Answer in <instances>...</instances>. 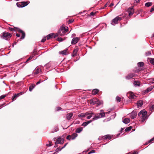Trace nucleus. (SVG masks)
I'll return each mask as SVG.
<instances>
[{
  "label": "nucleus",
  "instance_id": "obj_1",
  "mask_svg": "<svg viewBox=\"0 0 154 154\" xmlns=\"http://www.w3.org/2000/svg\"><path fill=\"white\" fill-rule=\"evenodd\" d=\"M68 30V27H61L58 33L55 34L54 38H56L59 36H62L64 35L65 33Z\"/></svg>",
  "mask_w": 154,
  "mask_h": 154
},
{
  "label": "nucleus",
  "instance_id": "obj_2",
  "mask_svg": "<svg viewBox=\"0 0 154 154\" xmlns=\"http://www.w3.org/2000/svg\"><path fill=\"white\" fill-rule=\"evenodd\" d=\"M0 36L3 39L7 40L8 38L11 37L12 35L8 32H5L2 34Z\"/></svg>",
  "mask_w": 154,
  "mask_h": 154
},
{
  "label": "nucleus",
  "instance_id": "obj_3",
  "mask_svg": "<svg viewBox=\"0 0 154 154\" xmlns=\"http://www.w3.org/2000/svg\"><path fill=\"white\" fill-rule=\"evenodd\" d=\"M90 103L91 104L94 105L97 104L100 105L102 103L97 98H93L90 100Z\"/></svg>",
  "mask_w": 154,
  "mask_h": 154
},
{
  "label": "nucleus",
  "instance_id": "obj_4",
  "mask_svg": "<svg viewBox=\"0 0 154 154\" xmlns=\"http://www.w3.org/2000/svg\"><path fill=\"white\" fill-rule=\"evenodd\" d=\"M122 17H119V16H117L112 20L111 23L112 25L114 26L115 24L118 23V21L119 20L120 21L122 20Z\"/></svg>",
  "mask_w": 154,
  "mask_h": 154
},
{
  "label": "nucleus",
  "instance_id": "obj_5",
  "mask_svg": "<svg viewBox=\"0 0 154 154\" xmlns=\"http://www.w3.org/2000/svg\"><path fill=\"white\" fill-rule=\"evenodd\" d=\"M127 96L130 99H134L135 98L136 96L132 92H129L127 94Z\"/></svg>",
  "mask_w": 154,
  "mask_h": 154
},
{
  "label": "nucleus",
  "instance_id": "obj_6",
  "mask_svg": "<svg viewBox=\"0 0 154 154\" xmlns=\"http://www.w3.org/2000/svg\"><path fill=\"white\" fill-rule=\"evenodd\" d=\"M15 28L17 29L18 31H19L20 33H21L22 34V35L20 37V39H23L24 38L25 36V34L24 32L18 28L15 27Z\"/></svg>",
  "mask_w": 154,
  "mask_h": 154
},
{
  "label": "nucleus",
  "instance_id": "obj_7",
  "mask_svg": "<svg viewBox=\"0 0 154 154\" xmlns=\"http://www.w3.org/2000/svg\"><path fill=\"white\" fill-rule=\"evenodd\" d=\"M79 38L78 37L74 38L72 40L71 44L72 45H74L78 42L79 41Z\"/></svg>",
  "mask_w": 154,
  "mask_h": 154
},
{
  "label": "nucleus",
  "instance_id": "obj_8",
  "mask_svg": "<svg viewBox=\"0 0 154 154\" xmlns=\"http://www.w3.org/2000/svg\"><path fill=\"white\" fill-rule=\"evenodd\" d=\"M137 113L135 111H133L130 114V117L131 119H134L136 118Z\"/></svg>",
  "mask_w": 154,
  "mask_h": 154
},
{
  "label": "nucleus",
  "instance_id": "obj_9",
  "mask_svg": "<svg viewBox=\"0 0 154 154\" xmlns=\"http://www.w3.org/2000/svg\"><path fill=\"white\" fill-rule=\"evenodd\" d=\"M147 112L143 110H142L139 112L138 114V116H147Z\"/></svg>",
  "mask_w": 154,
  "mask_h": 154
},
{
  "label": "nucleus",
  "instance_id": "obj_10",
  "mask_svg": "<svg viewBox=\"0 0 154 154\" xmlns=\"http://www.w3.org/2000/svg\"><path fill=\"white\" fill-rule=\"evenodd\" d=\"M154 88V87L153 86H151L149 88H147L146 90L144 91H143V93L144 94H146L149 92L151 91Z\"/></svg>",
  "mask_w": 154,
  "mask_h": 154
},
{
  "label": "nucleus",
  "instance_id": "obj_11",
  "mask_svg": "<svg viewBox=\"0 0 154 154\" xmlns=\"http://www.w3.org/2000/svg\"><path fill=\"white\" fill-rule=\"evenodd\" d=\"M64 140L63 138H61L60 137H58L57 140L56 142L57 143L63 144L64 142Z\"/></svg>",
  "mask_w": 154,
  "mask_h": 154
},
{
  "label": "nucleus",
  "instance_id": "obj_12",
  "mask_svg": "<svg viewBox=\"0 0 154 154\" xmlns=\"http://www.w3.org/2000/svg\"><path fill=\"white\" fill-rule=\"evenodd\" d=\"M135 74L134 73H130L126 76V79H129L133 77H135Z\"/></svg>",
  "mask_w": 154,
  "mask_h": 154
},
{
  "label": "nucleus",
  "instance_id": "obj_13",
  "mask_svg": "<svg viewBox=\"0 0 154 154\" xmlns=\"http://www.w3.org/2000/svg\"><path fill=\"white\" fill-rule=\"evenodd\" d=\"M89 113L88 112H86V113H82L79 114L78 116L79 117L81 118H84L86 116H87L89 114Z\"/></svg>",
  "mask_w": 154,
  "mask_h": 154
},
{
  "label": "nucleus",
  "instance_id": "obj_14",
  "mask_svg": "<svg viewBox=\"0 0 154 154\" xmlns=\"http://www.w3.org/2000/svg\"><path fill=\"white\" fill-rule=\"evenodd\" d=\"M73 113H69L66 114V119L67 120H70L73 116Z\"/></svg>",
  "mask_w": 154,
  "mask_h": 154
},
{
  "label": "nucleus",
  "instance_id": "obj_15",
  "mask_svg": "<svg viewBox=\"0 0 154 154\" xmlns=\"http://www.w3.org/2000/svg\"><path fill=\"white\" fill-rule=\"evenodd\" d=\"M55 35V34L54 33H50L46 36L47 39L48 40L49 39L52 38H54V36Z\"/></svg>",
  "mask_w": 154,
  "mask_h": 154
},
{
  "label": "nucleus",
  "instance_id": "obj_16",
  "mask_svg": "<svg viewBox=\"0 0 154 154\" xmlns=\"http://www.w3.org/2000/svg\"><path fill=\"white\" fill-rule=\"evenodd\" d=\"M30 2L29 1H27L26 2H21V4L22 5V8H23L26 6Z\"/></svg>",
  "mask_w": 154,
  "mask_h": 154
},
{
  "label": "nucleus",
  "instance_id": "obj_17",
  "mask_svg": "<svg viewBox=\"0 0 154 154\" xmlns=\"http://www.w3.org/2000/svg\"><path fill=\"white\" fill-rule=\"evenodd\" d=\"M94 117L93 119V120H97L99 118H101L102 117L100 116L98 113L97 114H95V115H94Z\"/></svg>",
  "mask_w": 154,
  "mask_h": 154
},
{
  "label": "nucleus",
  "instance_id": "obj_18",
  "mask_svg": "<svg viewBox=\"0 0 154 154\" xmlns=\"http://www.w3.org/2000/svg\"><path fill=\"white\" fill-rule=\"evenodd\" d=\"M140 118V121L142 122H144L145 120L147 119L148 118L147 116H139Z\"/></svg>",
  "mask_w": 154,
  "mask_h": 154
},
{
  "label": "nucleus",
  "instance_id": "obj_19",
  "mask_svg": "<svg viewBox=\"0 0 154 154\" xmlns=\"http://www.w3.org/2000/svg\"><path fill=\"white\" fill-rule=\"evenodd\" d=\"M68 50L67 49H66L62 51L59 52V54H60L66 55L67 54L66 52Z\"/></svg>",
  "mask_w": 154,
  "mask_h": 154
},
{
  "label": "nucleus",
  "instance_id": "obj_20",
  "mask_svg": "<svg viewBox=\"0 0 154 154\" xmlns=\"http://www.w3.org/2000/svg\"><path fill=\"white\" fill-rule=\"evenodd\" d=\"M130 121V119L128 118H126L122 120L123 122L125 124H127Z\"/></svg>",
  "mask_w": 154,
  "mask_h": 154
},
{
  "label": "nucleus",
  "instance_id": "obj_21",
  "mask_svg": "<svg viewBox=\"0 0 154 154\" xmlns=\"http://www.w3.org/2000/svg\"><path fill=\"white\" fill-rule=\"evenodd\" d=\"M137 106H141L143 104V101L142 100H139L137 102Z\"/></svg>",
  "mask_w": 154,
  "mask_h": 154
},
{
  "label": "nucleus",
  "instance_id": "obj_22",
  "mask_svg": "<svg viewBox=\"0 0 154 154\" xmlns=\"http://www.w3.org/2000/svg\"><path fill=\"white\" fill-rule=\"evenodd\" d=\"M22 92H20V93L17 94H14L13 96V97L12 100H14L15 99V98H16L17 97L19 96L20 95L22 94Z\"/></svg>",
  "mask_w": 154,
  "mask_h": 154
},
{
  "label": "nucleus",
  "instance_id": "obj_23",
  "mask_svg": "<svg viewBox=\"0 0 154 154\" xmlns=\"http://www.w3.org/2000/svg\"><path fill=\"white\" fill-rule=\"evenodd\" d=\"M89 114L88 115V116L87 117V118L88 119H90L92 116L93 115L94 116V115H95V113H93L92 112H91V113H89Z\"/></svg>",
  "mask_w": 154,
  "mask_h": 154
},
{
  "label": "nucleus",
  "instance_id": "obj_24",
  "mask_svg": "<svg viewBox=\"0 0 154 154\" xmlns=\"http://www.w3.org/2000/svg\"><path fill=\"white\" fill-rule=\"evenodd\" d=\"M77 134L76 133H73L71 136H70L71 139L72 140H74L77 136Z\"/></svg>",
  "mask_w": 154,
  "mask_h": 154
},
{
  "label": "nucleus",
  "instance_id": "obj_25",
  "mask_svg": "<svg viewBox=\"0 0 154 154\" xmlns=\"http://www.w3.org/2000/svg\"><path fill=\"white\" fill-rule=\"evenodd\" d=\"M111 139V137L108 134L104 136V140H109Z\"/></svg>",
  "mask_w": 154,
  "mask_h": 154
},
{
  "label": "nucleus",
  "instance_id": "obj_26",
  "mask_svg": "<svg viewBox=\"0 0 154 154\" xmlns=\"http://www.w3.org/2000/svg\"><path fill=\"white\" fill-rule=\"evenodd\" d=\"M99 91V90L97 89H95L94 90L92 91V94L93 95H95L97 94V93Z\"/></svg>",
  "mask_w": 154,
  "mask_h": 154
},
{
  "label": "nucleus",
  "instance_id": "obj_27",
  "mask_svg": "<svg viewBox=\"0 0 154 154\" xmlns=\"http://www.w3.org/2000/svg\"><path fill=\"white\" fill-rule=\"evenodd\" d=\"M100 112H101L100 113H98L99 115L100 116H102L101 118H103L105 116V113L104 112H103V111L102 110H100Z\"/></svg>",
  "mask_w": 154,
  "mask_h": 154
},
{
  "label": "nucleus",
  "instance_id": "obj_28",
  "mask_svg": "<svg viewBox=\"0 0 154 154\" xmlns=\"http://www.w3.org/2000/svg\"><path fill=\"white\" fill-rule=\"evenodd\" d=\"M83 130L82 127H80L77 128L76 130V132L77 133H80Z\"/></svg>",
  "mask_w": 154,
  "mask_h": 154
},
{
  "label": "nucleus",
  "instance_id": "obj_29",
  "mask_svg": "<svg viewBox=\"0 0 154 154\" xmlns=\"http://www.w3.org/2000/svg\"><path fill=\"white\" fill-rule=\"evenodd\" d=\"M134 85H136L137 86H140V82L138 81H135L134 82Z\"/></svg>",
  "mask_w": 154,
  "mask_h": 154
},
{
  "label": "nucleus",
  "instance_id": "obj_30",
  "mask_svg": "<svg viewBox=\"0 0 154 154\" xmlns=\"http://www.w3.org/2000/svg\"><path fill=\"white\" fill-rule=\"evenodd\" d=\"M137 65L140 67H142L144 65V63L142 62H140L137 63Z\"/></svg>",
  "mask_w": 154,
  "mask_h": 154
},
{
  "label": "nucleus",
  "instance_id": "obj_31",
  "mask_svg": "<svg viewBox=\"0 0 154 154\" xmlns=\"http://www.w3.org/2000/svg\"><path fill=\"white\" fill-rule=\"evenodd\" d=\"M77 52L78 49H75L73 52L72 56L74 57L76 56Z\"/></svg>",
  "mask_w": 154,
  "mask_h": 154
},
{
  "label": "nucleus",
  "instance_id": "obj_32",
  "mask_svg": "<svg viewBox=\"0 0 154 154\" xmlns=\"http://www.w3.org/2000/svg\"><path fill=\"white\" fill-rule=\"evenodd\" d=\"M41 72V69L40 68H38L36 69L35 70V74H38V73H39L40 72Z\"/></svg>",
  "mask_w": 154,
  "mask_h": 154
},
{
  "label": "nucleus",
  "instance_id": "obj_33",
  "mask_svg": "<svg viewBox=\"0 0 154 154\" xmlns=\"http://www.w3.org/2000/svg\"><path fill=\"white\" fill-rule=\"evenodd\" d=\"M58 131V128L57 127H54L53 129L51 131V133H54Z\"/></svg>",
  "mask_w": 154,
  "mask_h": 154
},
{
  "label": "nucleus",
  "instance_id": "obj_34",
  "mask_svg": "<svg viewBox=\"0 0 154 154\" xmlns=\"http://www.w3.org/2000/svg\"><path fill=\"white\" fill-rule=\"evenodd\" d=\"M152 5V3L150 2H147L145 4V6L147 7H148Z\"/></svg>",
  "mask_w": 154,
  "mask_h": 154
},
{
  "label": "nucleus",
  "instance_id": "obj_35",
  "mask_svg": "<svg viewBox=\"0 0 154 154\" xmlns=\"http://www.w3.org/2000/svg\"><path fill=\"white\" fill-rule=\"evenodd\" d=\"M149 60L151 64L154 65V59L150 58L149 59Z\"/></svg>",
  "mask_w": 154,
  "mask_h": 154
},
{
  "label": "nucleus",
  "instance_id": "obj_36",
  "mask_svg": "<svg viewBox=\"0 0 154 154\" xmlns=\"http://www.w3.org/2000/svg\"><path fill=\"white\" fill-rule=\"evenodd\" d=\"M35 85H32L30 86L29 88V91H31L32 89L34 88L35 87Z\"/></svg>",
  "mask_w": 154,
  "mask_h": 154
},
{
  "label": "nucleus",
  "instance_id": "obj_37",
  "mask_svg": "<svg viewBox=\"0 0 154 154\" xmlns=\"http://www.w3.org/2000/svg\"><path fill=\"white\" fill-rule=\"evenodd\" d=\"M8 94H6L5 95H2L0 96V100H2L5 97L7 96Z\"/></svg>",
  "mask_w": 154,
  "mask_h": 154
},
{
  "label": "nucleus",
  "instance_id": "obj_38",
  "mask_svg": "<svg viewBox=\"0 0 154 154\" xmlns=\"http://www.w3.org/2000/svg\"><path fill=\"white\" fill-rule=\"evenodd\" d=\"M132 129V127H129L128 128H126L125 130V131H130Z\"/></svg>",
  "mask_w": 154,
  "mask_h": 154
},
{
  "label": "nucleus",
  "instance_id": "obj_39",
  "mask_svg": "<svg viewBox=\"0 0 154 154\" xmlns=\"http://www.w3.org/2000/svg\"><path fill=\"white\" fill-rule=\"evenodd\" d=\"M88 122H84L82 125V126H83L84 127H85L87 125H88Z\"/></svg>",
  "mask_w": 154,
  "mask_h": 154
},
{
  "label": "nucleus",
  "instance_id": "obj_40",
  "mask_svg": "<svg viewBox=\"0 0 154 154\" xmlns=\"http://www.w3.org/2000/svg\"><path fill=\"white\" fill-rule=\"evenodd\" d=\"M154 140V137H153L149 141H148L146 143V144H148V143H150V142Z\"/></svg>",
  "mask_w": 154,
  "mask_h": 154
},
{
  "label": "nucleus",
  "instance_id": "obj_41",
  "mask_svg": "<svg viewBox=\"0 0 154 154\" xmlns=\"http://www.w3.org/2000/svg\"><path fill=\"white\" fill-rule=\"evenodd\" d=\"M116 101L119 102L121 100V98L120 97H119V96H117L116 97Z\"/></svg>",
  "mask_w": 154,
  "mask_h": 154
},
{
  "label": "nucleus",
  "instance_id": "obj_42",
  "mask_svg": "<svg viewBox=\"0 0 154 154\" xmlns=\"http://www.w3.org/2000/svg\"><path fill=\"white\" fill-rule=\"evenodd\" d=\"M151 54V52L150 51H149L146 53V56H149Z\"/></svg>",
  "mask_w": 154,
  "mask_h": 154
},
{
  "label": "nucleus",
  "instance_id": "obj_43",
  "mask_svg": "<svg viewBox=\"0 0 154 154\" xmlns=\"http://www.w3.org/2000/svg\"><path fill=\"white\" fill-rule=\"evenodd\" d=\"M134 11V9L133 7H130L128 9V11Z\"/></svg>",
  "mask_w": 154,
  "mask_h": 154
},
{
  "label": "nucleus",
  "instance_id": "obj_44",
  "mask_svg": "<svg viewBox=\"0 0 154 154\" xmlns=\"http://www.w3.org/2000/svg\"><path fill=\"white\" fill-rule=\"evenodd\" d=\"M16 5H17V6L18 7H19V8H22L21 4H20V3H16Z\"/></svg>",
  "mask_w": 154,
  "mask_h": 154
},
{
  "label": "nucleus",
  "instance_id": "obj_45",
  "mask_svg": "<svg viewBox=\"0 0 154 154\" xmlns=\"http://www.w3.org/2000/svg\"><path fill=\"white\" fill-rule=\"evenodd\" d=\"M103 139L104 140V136H100L98 138V140H101Z\"/></svg>",
  "mask_w": 154,
  "mask_h": 154
},
{
  "label": "nucleus",
  "instance_id": "obj_46",
  "mask_svg": "<svg viewBox=\"0 0 154 154\" xmlns=\"http://www.w3.org/2000/svg\"><path fill=\"white\" fill-rule=\"evenodd\" d=\"M57 41L60 42H61L63 41V38H57Z\"/></svg>",
  "mask_w": 154,
  "mask_h": 154
},
{
  "label": "nucleus",
  "instance_id": "obj_47",
  "mask_svg": "<svg viewBox=\"0 0 154 154\" xmlns=\"http://www.w3.org/2000/svg\"><path fill=\"white\" fill-rule=\"evenodd\" d=\"M66 139L69 140H70L71 139L70 135H69L67 136L66 137Z\"/></svg>",
  "mask_w": 154,
  "mask_h": 154
},
{
  "label": "nucleus",
  "instance_id": "obj_48",
  "mask_svg": "<svg viewBox=\"0 0 154 154\" xmlns=\"http://www.w3.org/2000/svg\"><path fill=\"white\" fill-rule=\"evenodd\" d=\"M74 21V20H73V19H71V20H69L68 21V23L69 24V23H72Z\"/></svg>",
  "mask_w": 154,
  "mask_h": 154
},
{
  "label": "nucleus",
  "instance_id": "obj_49",
  "mask_svg": "<svg viewBox=\"0 0 154 154\" xmlns=\"http://www.w3.org/2000/svg\"><path fill=\"white\" fill-rule=\"evenodd\" d=\"M32 58V57L30 56V57L26 60V63L28 62L29 60H31Z\"/></svg>",
  "mask_w": 154,
  "mask_h": 154
},
{
  "label": "nucleus",
  "instance_id": "obj_50",
  "mask_svg": "<svg viewBox=\"0 0 154 154\" xmlns=\"http://www.w3.org/2000/svg\"><path fill=\"white\" fill-rule=\"evenodd\" d=\"M129 13V15L130 16L132 15L133 14V11H128Z\"/></svg>",
  "mask_w": 154,
  "mask_h": 154
},
{
  "label": "nucleus",
  "instance_id": "obj_51",
  "mask_svg": "<svg viewBox=\"0 0 154 154\" xmlns=\"http://www.w3.org/2000/svg\"><path fill=\"white\" fill-rule=\"evenodd\" d=\"M46 40V37H44L43 39H42V40H41V42H45Z\"/></svg>",
  "mask_w": 154,
  "mask_h": 154
},
{
  "label": "nucleus",
  "instance_id": "obj_52",
  "mask_svg": "<svg viewBox=\"0 0 154 154\" xmlns=\"http://www.w3.org/2000/svg\"><path fill=\"white\" fill-rule=\"evenodd\" d=\"M154 109V104L152 106L149 108L150 110H153Z\"/></svg>",
  "mask_w": 154,
  "mask_h": 154
},
{
  "label": "nucleus",
  "instance_id": "obj_53",
  "mask_svg": "<svg viewBox=\"0 0 154 154\" xmlns=\"http://www.w3.org/2000/svg\"><path fill=\"white\" fill-rule=\"evenodd\" d=\"M9 29L11 31H14L15 30L14 28L11 27H9Z\"/></svg>",
  "mask_w": 154,
  "mask_h": 154
},
{
  "label": "nucleus",
  "instance_id": "obj_54",
  "mask_svg": "<svg viewBox=\"0 0 154 154\" xmlns=\"http://www.w3.org/2000/svg\"><path fill=\"white\" fill-rule=\"evenodd\" d=\"M95 152V150H92L91 151L89 152H88V154H91V153H94Z\"/></svg>",
  "mask_w": 154,
  "mask_h": 154
},
{
  "label": "nucleus",
  "instance_id": "obj_55",
  "mask_svg": "<svg viewBox=\"0 0 154 154\" xmlns=\"http://www.w3.org/2000/svg\"><path fill=\"white\" fill-rule=\"evenodd\" d=\"M116 116V114L114 113L111 116L112 118L114 119Z\"/></svg>",
  "mask_w": 154,
  "mask_h": 154
},
{
  "label": "nucleus",
  "instance_id": "obj_56",
  "mask_svg": "<svg viewBox=\"0 0 154 154\" xmlns=\"http://www.w3.org/2000/svg\"><path fill=\"white\" fill-rule=\"evenodd\" d=\"M61 149V148H60V147H58L57 149V151H60L61 149Z\"/></svg>",
  "mask_w": 154,
  "mask_h": 154
},
{
  "label": "nucleus",
  "instance_id": "obj_57",
  "mask_svg": "<svg viewBox=\"0 0 154 154\" xmlns=\"http://www.w3.org/2000/svg\"><path fill=\"white\" fill-rule=\"evenodd\" d=\"M154 11V6H153V7L151 8L150 11L152 12Z\"/></svg>",
  "mask_w": 154,
  "mask_h": 154
},
{
  "label": "nucleus",
  "instance_id": "obj_58",
  "mask_svg": "<svg viewBox=\"0 0 154 154\" xmlns=\"http://www.w3.org/2000/svg\"><path fill=\"white\" fill-rule=\"evenodd\" d=\"M109 3L108 2L106 3L104 6L103 8H105L106 7L107 5H109Z\"/></svg>",
  "mask_w": 154,
  "mask_h": 154
},
{
  "label": "nucleus",
  "instance_id": "obj_59",
  "mask_svg": "<svg viewBox=\"0 0 154 154\" xmlns=\"http://www.w3.org/2000/svg\"><path fill=\"white\" fill-rule=\"evenodd\" d=\"M49 144H47V146H51V142H49Z\"/></svg>",
  "mask_w": 154,
  "mask_h": 154
},
{
  "label": "nucleus",
  "instance_id": "obj_60",
  "mask_svg": "<svg viewBox=\"0 0 154 154\" xmlns=\"http://www.w3.org/2000/svg\"><path fill=\"white\" fill-rule=\"evenodd\" d=\"M57 143L56 142H55V145L54 146V147H57L58 146H57Z\"/></svg>",
  "mask_w": 154,
  "mask_h": 154
},
{
  "label": "nucleus",
  "instance_id": "obj_61",
  "mask_svg": "<svg viewBox=\"0 0 154 154\" xmlns=\"http://www.w3.org/2000/svg\"><path fill=\"white\" fill-rule=\"evenodd\" d=\"M94 13L93 12H92L90 13V15L91 16H94Z\"/></svg>",
  "mask_w": 154,
  "mask_h": 154
},
{
  "label": "nucleus",
  "instance_id": "obj_62",
  "mask_svg": "<svg viewBox=\"0 0 154 154\" xmlns=\"http://www.w3.org/2000/svg\"><path fill=\"white\" fill-rule=\"evenodd\" d=\"M43 79H44V81L45 80H46L48 79V78L46 77H44L43 78Z\"/></svg>",
  "mask_w": 154,
  "mask_h": 154
},
{
  "label": "nucleus",
  "instance_id": "obj_63",
  "mask_svg": "<svg viewBox=\"0 0 154 154\" xmlns=\"http://www.w3.org/2000/svg\"><path fill=\"white\" fill-rule=\"evenodd\" d=\"M152 83H154V79H152L150 81Z\"/></svg>",
  "mask_w": 154,
  "mask_h": 154
},
{
  "label": "nucleus",
  "instance_id": "obj_64",
  "mask_svg": "<svg viewBox=\"0 0 154 154\" xmlns=\"http://www.w3.org/2000/svg\"><path fill=\"white\" fill-rule=\"evenodd\" d=\"M138 154V153L137 152H134L132 153V154Z\"/></svg>",
  "mask_w": 154,
  "mask_h": 154
}]
</instances>
